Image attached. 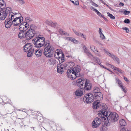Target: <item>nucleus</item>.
Returning <instances> with one entry per match:
<instances>
[{"instance_id":"473e14b6","label":"nucleus","mask_w":131,"mask_h":131,"mask_svg":"<svg viewBox=\"0 0 131 131\" xmlns=\"http://www.w3.org/2000/svg\"><path fill=\"white\" fill-rule=\"evenodd\" d=\"M116 83L118 84V85L120 86L122 85V83L121 81L118 79L116 78Z\"/></svg>"},{"instance_id":"aec40b11","label":"nucleus","mask_w":131,"mask_h":131,"mask_svg":"<svg viewBox=\"0 0 131 131\" xmlns=\"http://www.w3.org/2000/svg\"><path fill=\"white\" fill-rule=\"evenodd\" d=\"M83 90L80 89L77 90L75 92V95L78 96H81L83 95Z\"/></svg>"},{"instance_id":"a19ab883","label":"nucleus","mask_w":131,"mask_h":131,"mask_svg":"<svg viewBox=\"0 0 131 131\" xmlns=\"http://www.w3.org/2000/svg\"><path fill=\"white\" fill-rule=\"evenodd\" d=\"M70 41H71V42H73L74 43H78V41L73 38L71 37Z\"/></svg>"},{"instance_id":"a211bd4d","label":"nucleus","mask_w":131,"mask_h":131,"mask_svg":"<svg viewBox=\"0 0 131 131\" xmlns=\"http://www.w3.org/2000/svg\"><path fill=\"white\" fill-rule=\"evenodd\" d=\"M48 62L50 65H54L55 64H57L58 62L55 58H51L49 59Z\"/></svg>"},{"instance_id":"c756f323","label":"nucleus","mask_w":131,"mask_h":131,"mask_svg":"<svg viewBox=\"0 0 131 131\" xmlns=\"http://www.w3.org/2000/svg\"><path fill=\"white\" fill-rule=\"evenodd\" d=\"M100 90L99 88L97 87H95L94 88V89L93 90V92L94 94L95 93H97L100 92Z\"/></svg>"},{"instance_id":"680f3d73","label":"nucleus","mask_w":131,"mask_h":131,"mask_svg":"<svg viewBox=\"0 0 131 131\" xmlns=\"http://www.w3.org/2000/svg\"><path fill=\"white\" fill-rule=\"evenodd\" d=\"M61 55H60L59 56H58V57H56V54L54 55V57L57 59H58L59 58H61Z\"/></svg>"},{"instance_id":"603ef678","label":"nucleus","mask_w":131,"mask_h":131,"mask_svg":"<svg viewBox=\"0 0 131 131\" xmlns=\"http://www.w3.org/2000/svg\"><path fill=\"white\" fill-rule=\"evenodd\" d=\"M64 38L65 39H66L68 40H69V41L71 40V37H64Z\"/></svg>"},{"instance_id":"4c0bfd02","label":"nucleus","mask_w":131,"mask_h":131,"mask_svg":"<svg viewBox=\"0 0 131 131\" xmlns=\"http://www.w3.org/2000/svg\"><path fill=\"white\" fill-rule=\"evenodd\" d=\"M107 15L110 18L112 19H115V17L112 14L110 13L109 12H108L107 13Z\"/></svg>"},{"instance_id":"338daca9","label":"nucleus","mask_w":131,"mask_h":131,"mask_svg":"<svg viewBox=\"0 0 131 131\" xmlns=\"http://www.w3.org/2000/svg\"><path fill=\"white\" fill-rule=\"evenodd\" d=\"M127 27H124L122 28V29H123V30H125L126 31V30H127Z\"/></svg>"},{"instance_id":"412c9836","label":"nucleus","mask_w":131,"mask_h":131,"mask_svg":"<svg viewBox=\"0 0 131 131\" xmlns=\"http://www.w3.org/2000/svg\"><path fill=\"white\" fill-rule=\"evenodd\" d=\"M46 23L47 24H48L49 25L54 27L56 26L57 24V23L55 22H53L49 21H46Z\"/></svg>"},{"instance_id":"5fc2aeb1","label":"nucleus","mask_w":131,"mask_h":131,"mask_svg":"<svg viewBox=\"0 0 131 131\" xmlns=\"http://www.w3.org/2000/svg\"><path fill=\"white\" fill-rule=\"evenodd\" d=\"M120 131H130L128 130H126V129L125 128H123Z\"/></svg>"},{"instance_id":"9d476101","label":"nucleus","mask_w":131,"mask_h":131,"mask_svg":"<svg viewBox=\"0 0 131 131\" xmlns=\"http://www.w3.org/2000/svg\"><path fill=\"white\" fill-rule=\"evenodd\" d=\"M75 64L74 62H67L65 63H63L60 65L64 69H65L66 67H69L70 68H73V66Z\"/></svg>"},{"instance_id":"e433bc0d","label":"nucleus","mask_w":131,"mask_h":131,"mask_svg":"<svg viewBox=\"0 0 131 131\" xmlns=\"http://www.w3.org/2000/svg\"><path fill=\"white\" fill-rule=\"evenodd\" d=\"M119 87L121 88L122 90V91L124 93H126L127 92V90L125 89V88H125L124 86H123L122 85L119 86Z\"/></svg>"},{"instance_id":"bf43d9fd","label":"nucleus","mask_w":131,"mask_h":131,"mask_svg":"<svg viewBox=\"0 0 131 131\" xmlns=\"http://www.w3.org/2000/svg\"><path fill=\"white\" fill-rule=\"evenodd\" d=\"M99 16H100L101 15V14L100 13L99 11L97 10V12H95Z\"/></svg>"},{"instance_id":"ddd939ff","label":"nucleus","mask_w":131,"mask_h":131,"mask_svg":"<svg viewBox=\"0 0 131 131\" xmlns=\"http://www.w3.org/2000/svg\"><path fill=\"white\" fill-rule=\"evenodd\" d=\"M7 16L6 13L4 12L2 8H0V20H4Z\"/></svg>"},{"instance_id":"4d7b16f0","label":"nucleus","mask_w":131,"mask_h":131,"mask_svg":"<svg viewBox=\"0 0 131 131\" xmlns=\"http://www.w3.org/2000/svg\"><path fill=\"white\" fill-rule=\"evenodd\" d=\"M18 1L21 4H23L24 3V2L22 0H16Z\"/></svg>"},{"instance_id":"774afa93","label":"nucleus","mask_w":131,"mask_h":131,"mask_svg":"<svg viewBox=\"0 0 131 131\" xmlns=\"http://www.w3.org/2000/svg\"><path fill=\"white\" fill-rule=\"evenodd\" d=\"M119 69L116 67L115 68L114 70H117V71H118V70Z\"/></svg>"},{"instance_id":"69168bd1","label":"nucleus","mask_w":131,"mask_h":131,"mask_svg":"<svg viewBox=\"0 0 131 131\" xmlns=\"http://www.w3.org/2000/svg\"><path fill=\"white\" fill-rule=\"evenodd\" d=\"M73 31L74 33L77 35L78 32L75 30H73Z\"/></svg>"},{"instance_id":"4468645a","label":"nucleus","mask_w":131,"mask_h":131,"mask_svg":"<svg viewBox=\"0 0 131 131\" xmlns=\"http://www.w3.org/2000/svg\"><path fill=\"white\" fill-rule=\"evenodd\" d=\"M32 46L30 43H27L24 46L23 49L25 52H27L31 48Z\"/></svg>"},{"instance_id":"423d86ee","label":"nucleus","mask_w":131,"mask_h":131,"mask_svg":"<svg viewBox=\"0 0 131 131\" xmlns=\"http://www.w3.org/2000/svg\"><path fill=\"white\" fill-rule=\"evenodd\" d=\"M94 99V97L93 95L89 93L85 95L83 99V100L85 101L87 103H90L92 102Z\"/></svg>"},{"instance_id":"f03ea898","label":"nucleus","mask_w":131,"mask_h":131,"mask_svg":"<svg viewBox=\"0 0 131 131\" xmlns=\"http://www.w3.org/2000/svg\"><path fill=\"white\" fill-rule=\"evenodd\" d=\"M81 68L79 65L74 67L73 69L70 68L67 71V74L68 77L72 80L74 79L77 77L81 76L80 71Z\"/></svg>"},{"instance_id":"6e6d98bb","label":"nucleus","mask_w":131,"mask_h":131,"mask_svg":"<svg viewBox=\"0 0 131 131\" xmlns=\"http://www.w3.org/2000/svg\"><path fill=\"white\" fill-rule=\"evenodd\" d=\"M77 35L78 36H83V34H82L81 33L79 32H78Z\"/></svg>"},{"instance_id":"6ab92c4d","label":"nucleus","mask_w":131,"mask_h":131,"mask_svg":"<svg viewBox=\"0 0 131 131\" xmlns=\"http://www.w3.org/2000/svg\"><path fill=\"white\" fill-rule=\"evenodd\" d=\"M29 26H24L22 25H20L19 27V29L20 31H26L28 29Z\"/></svg>"},{"instance_id":"f8f14e48","label":"nucleus","mask_w":131,"mask_h":131,"mask_svg":"<svg viewBox=\"0 0 131 131\" xmlns=\"http://www.w3.org/2000/svg\"><path fill=\"white\" fill-rule=\"evenodd\" d=\"M94 95V99L96 100V101H100L102 100L103 95L101 93L98 92L97 93H95Z\"/></svg>"},{"instance_id":"c9c22d12","label":"nucleus","mask_w":131,"mask_h":131,"mask_svg":"<svg viewBox=\"0 0 131 131\" xmlns=\"http://www.w3.org/2000/svg\"><path fill=\"white\" fill-rule=\"evenodd\" d=\"M85 80H83L79 78L77 80L76 82L77 84V85H78L80 84L81 82H84Z\"/></svg>"},{"instance_id":"0e129e2a","label":"nucleus","mask_w":131,"mask_h":131,"mask_svg":"<svg viewBox=\"0 0 131 131\" xmlns=\"http://www.w3.org/2000/svg\"><path fill=\"white\" fill-rule=\"evenodd\" d=\"M92 5L96 7H97L98 6L95 3H94L93 2Z\"/></svg>"},{"instance_id":"de8ad7c7","label":"nucleus","mask_w":131,"mask_h":131,"mask_svg":"<svg viewBox=\"0 0 131 131\" xmlns=\"http://www.w3.org/2000/svg\"><path fill=\"white\" fill-rule=\"evenodd\" d=\"M130 13V12L129 11H127L126 10H124L123 13L125 15H128Z\"/></svg>"},{"instance_id":"37998d69","label":"nucleus","mask_w":131,"mask_h":131,"mask_svg":"<svg viewBox=\"0 0 131 131\" xmlns=\"http://www.w3.org/2000/svg\"><path fill=\"white\" fill-rule=\"evenodd\" d=\"M20 25H22L23 26H29V27L28 23L25 22H23L21 23Z\"/></svg>"},{"instance_id":"ea45409f","label":"nucleus","mask_w":131,"mask_h":131,"mask_svg":"<svg viewBox=\"0 0 131 131\" xmlns=\"http://www.w3.org/2000/svg\"><path fill=\"white\" fill-rule=\"evenodd\" d=\"M30 28L29 29H31L32 30H35L36 28V27L34 25H30Z\"/></svg>"},{"instance_id":"a18cd8bd","label":"nucleus","mask_w":131,"mask_h":131,"mask_svg":"<svg viewBox=\"0 0 131 131\" xmlns=\"http://www.w3.org/2000/svg\"><path fill=\"white\" fill-rule=\"evenodd\" d=\"M90 48L91 50L93 52H94V51H95V50H96V49H97L96 48L95 46L92 45L91 46Z\"/></svg>"},{"instance_id":"8fccbe9b","label":"nucleus","mask_w":131,"mask_h":131,"mask_svg":"<svg viewBox=\"0 0 131 131\" xmlns=\"http://www.w3.org/2000/svg\"><path fill=\"white\" fill-rule=\"evenodd\" d=\"M86 54H87L88 56L89 57H90V56H92L93 58L94 57L93 55H92L91 53L90 52H89V51L88 52H87L86 53Z\"/></svg>"},{"instance_id":"c85d7f7f","label":"nucleus","mask_w":131,"mask_h":131,"mask_svg":"<svg viewBox=\"0 0 131 131\" xmlns=\"http://www.w3.org/2000/svg\"><path fill=\"white\" fill-rule=\"evenodd\" d=\"M57 60L59 61V64H61L64 61V55L62 56L61 58H59L57 59Z\"/></svg>"},{"instance_id":"09e8293b","label":"nucleus","mask_w":131,"mask_h":131,"mask_svg":"<svg viewBox=\"0 0 131 131\" xmlns=\"http://www.w3.org/2000/svg\"><path fill=\"white\" fill-rule=\"evenodd\" d=\"M124 22L126 24H129L130 23V21L129 19H125L124 21Z\"/></svg>"},{"instance_id":"2f4dec72","label":"nucleus","mask_w":131,"mask_h":131,"mask_svg":"<svg viewBox=\"0 0 131 131\" xmlns=\"http://www.w3.org/2000/svg\"><path fill=\"white\" fill-rule=\"evenodd\" d=\"M108 128L105 126L101 127L100 128V131H108Z\"/></svg>"},{"instance_id":"393cba45","label":"nucleus","mask_w":131,"mask_h":131,"mask_svg":"<svg viewBox=\"0 0 131 131\" xmlns=\"http://www.w3.org/2000/svg\"><path fill=\"white\" fill-rule=\"evenodd\" d=\"M119 124L122 126H125L126 125V123L124 119H121L119 121Z\"/></svg>"},{"instance_id":"f704fd0d","label":"nucleus","mask_w":131,"mask_h":131,"mask_svg":"<svg viewBox=\"0 0 131 131\" xmlns=\"http://www.w3.org/2000/svg\"><path fill=\"white\" fill-rule=\"evenodd\" d=\"M93 52L97 56L100 57H101L100 53L97 50V49H96L95 51H94Z\"/></svg>"},{"instance_id":"49530a36","label":"nucleus","mask_w":131,"mask_h":131,"mask_svg":"<svg viewBox=\"0 0 131 131\" xmlns=\"http://www.w3.org/2000/svg\"><path fill=\"white\" fill-rule=\"evenodd\" d=\"M100 37L102 39H106V38L104 36V35L102 33L100 34Z\"/></svg>"},{"instance_id":"7ed1b4c3","label":"nucleus","mask_w":131,"mask_h":131,"mask_svg":"<svg viewBox=\"0 0 131 131\" xmlns=\"http://www.w3.org/2000/svg\"><path fill=\"white\" fill-rule=\"evenodd\" d=\"M93 109H97L99 108L101 110L98 111V115L99 117H101L103 116H105L103 113H105V110H107V107L105 104H101L100 102L99 101H94L93 104Z\"/></svg>"},{"instance_id":"6e6552de","label":"nucleus","mask_w":131,"mask_h":131,"mask_svg":"<svg viewBox=\"0 0 131 131\" xmlns=\"http://www.w3.org/2000/svg\"><path fill=\"white\" fill-rule=\"evenodd\" d=\"M101 123V119L97 117L95 118L92 124V127L93 128H96L99 126Z\"/></svg>"},{"instance_id":"4be33fe9","label":"nucleus","mask_w":131,"mask_h":131,"mask_svg":"<svg viewBox=\"0 0 131 131\" xmlns=\"http://www.w3.org/2000/svg\"><path fill=\"white\" fill-rule=\"evenodd\" d=\"M34 52V48L32 47L31 48L30 50L28 51V53L27 54V57H31L32 55V54Z\"/></svg>"},{"instance_id":"2eb2a0df","label":"nucleus","mask_w":131,"mask_h":131,"mask_svg":"<svg viewBox=\"0 0 131 131\" xmlns=\"http://www.w3.org/2000/svg\"><path fill=\"white\" fill-rule=\"evenodd\" d=\"M12 24V22L8 19L6 20L5 22V24L6 28H9L10 27Z\"/></svg>"},{"instance_id":"7c9ffc66","label":"nucleus","mask_w":131,"mask_h":131,"mask_svg":"<svg viewBox=\"0 0 131 131\" xmlns=\"http://www.w3.org/2000/svg\"><path fill=\"white\" fill-rule=\"evenodd\" d=\"M8 17L9 18L8 19L10 20H11L12 22L13 21V20H12L13 19H15V16L14 15H11L10 16V14L9 15Z\"/></svg>"},{"instance_id":"20e7f679","label":"nucleus","mask_w":131,"mask_h":131,"mask_svg":"<svg viewBox=\"0 0 131 131\" xmlns=\"http://www.w3.org/2000/svg\"><path fill=\"white\" fill-rule=\"evenodd\" d=\"M105 112L103 113V114H104L105 116H102V117L100 118H102L103 119H105L106 117L107 119L110 121V122H114L117 121L119 119V116L115 112H112L111 113L108 117V112L107 111V109L105 110Z\"/></svg>"},{"instance_id":"dca6fc26","label":"nucleus","mask_w":131,"mask_h":131,"mask_svg":"<svg viewBox=\"0 0 131 131\" xmlns=\"http://www.w3.org/2000/svg\"><path fill=\"white\" fill-rule=\"evenodd\" d=\"M57 72L61 74L64 71V69L62 68L60 64L57 65Z\"/></svg>"},{"instance_id":"bb28decb","label":"nucleus","mask_w":131,"mask_h":131,"mask_svg":"<svg viewBox=\"0 0 131 131\" xmlns=\"http://www.w3.org/2000/svg\"><path fill=\"white\" fill-rule=\"evenodd\" d=\"M92 60L98 64L101 63L100 59L98 57H93Z\"/></svg>"},{"instance_id":"864d4df0","label":"nucleus","mask_w":131,"mask_h":131,"mask_svg":"<svg viewBox=\"0 0 131 131\" xmlns=\"http://www.w3.org/2000/svg\"><path fill=\"white\" fill-rule=\"evenodd\" d=\"M73 4L77 5H78L79 4V3L78 2V0H75V1L74 2V3Z\"/></svg>"},{"instance_id":"13d9d810","label":"nucleus","mask_w":131,"mask_h":131,"mask_svg":"<svg viewBox=\"0 0 131 131\" xmlns=\"http://www.w3.org/2000/svg\"><path fill=\"white\" fill-rule=\"evenodd\" d=\"M118 71L122 74H124V72L123 71H122L121 69H119L118 70Z\"/></svg>"},{"instance_id":"a878e982","label":"nucleus","mask_w":131,"mask_h":131,"mask_svg":"<svg viewBox=\"0 0 131 131\" xmlns=\"http://www.w3.org/2000/svg\"><path fill=\"white\" fill-rule=\"evenodd\" d=\"M2 9H3L4 12H5L6 14L7 15V14L9 13L10 12V8L9 7H7L6 8H3Z\"/></svg>"},{"instance_id":"3c124183","label":"nucleus","mask_w":131,"mask_h":131,"mask_svg":"<svg viewBox=\"0 0 131 131\" xmlns=\"http://www.w3.org/2000/svg\"><path fill=\"white\" fill-rule=\"evenodd\" d=\"M90 8L91 10L94 11L95 12L97 11V9L94 8L93 6H91L90 7Z\"/></svg>"},{"instance_id":"5701e85b","label":"nucleus","mask_w":131,"mask_h":131,"mask_svg":"<svg viewBox=\"0 0 131 131\" xmlns=\"http://www.w3.org/2000/svg\"><path fill=\"white\" fill-rule=\"evenodd\" d=\"M59 33L62 35L67 36H69V34L68 33L63 31L62 29H59Z\"/></svg>"},{"instance_id":"79ce46f5","label":"nucleus","mask_w":131,"mask_h":131,"mask_svg":"<svg viewBox=\"0 0 131 131\" xmlns=\"http://www.w3.org/2000/svg\"><path fill=\"white\" fill-rule=\"evenodd\" d=\"M54 54H56V55H57L58 56H59L60 55H61L62 56L64 55V54L62 52H61L60 53L59 52H58V51L55 53Z\"/></svg>"},{"instance_id":"cd10ccee","label":"nucleus","mask_w":131,"mask_h":131,"mask_svg":"<svg viewBox=\"0 0 131 131\" xmlns=\"http://www.w3.org/2000/svg\"><path fill=\"white\" fill-rule=\"evenodd\" d=\"M101 119H102L103 120H104V124L105 126H107L110 125V122L108 120V119L106 120V119L107 118L106 117L105 119H103L102 118H101Z\"/></svg>"},{"instance_id":"9b49d317","label":"nucleus","mask_w":131,"mask_h":131,"mask_svg":"<svg viewBox=\"0 0 131 131\" xmlns=\"http://www.w3.org/2000/svg\"><path fill=\"white\" fill-rule=\"evenodd\" d=\"M105 51L106 53L108 55L109 57H111L114 60L116 61L118 64L119 63V60L118 58L115 57L113 54L111 53L106 50H105Z\"/></svg>"},{"instance_id":"f257e3e1","label":"nucleus","mask_w":131,"mask_h":131,"mask_svg":"<svg viewBox=\"0 0 131 131\" xmlns=\"http://www.w3.org/2000/svg\"><path fill=\"white\" fill-rule=\"evenodd\" d=\"M32 42L36 47L40 48L42 46L45 47L43 54L47 57H52L55 50L54 47L50 44V41L47 40L45 41L44 37H36L32 40Z\"/></svg>"},{"instance_id":"c03bdc74","label":"nucleus","mask_w":131,"mask_h":131,"mask_svg":"<svg viewBox=\"0 0 131 131\" xmlns=\"http://www.w3.org/2000/svg\"><path fill=\"white\" fill-rule=\"evenodd\" d=\"M25 21L26 22H29L32 21V19L29 17H26L25 19Z\"/></svg>"},{"instance_id":"72a5a7b5","label":"nucleus","mask_w":131,"mask_h":131,"mask_svg":"<svg viewBox=\"0 0 131 131\" xmlns=\"http://www.w3.org/2000/svg\"><path fill=\"white\" fill-rule=\"evenodd\" d=\"M84 82H81L80 83V84L78 85L80 87V88L82 90L84 89V88H83L84 87Z\"/></svg>"},{"instance_id":"052dcab7","label":"nucleus","mask_w":131,"mask_h":131,"mask_svg":"<svg viewBox=\"0 0 131 131\" xmlns=\"http://www.w3.org/2000/svg\"><path fill=\"white\" fill-rule=\"evenodd\" d=\"M99 31L100 34L102 33V29L101 28H99Z\"/></svg>"},{"instance_id":"b1692460","label":"nucleus","mask_w":131,"mask_h":131,"mask_svg":"<svg viewBox=\"0 0 131 131\" xmlns=\"http://www.w3.org/2000/svg\"><path fill=\"white\" fill-rule=\"evenodd\" d=\"M35 53L37 57H39L41 56L42 54V51L39 49L35 51Z\"/></svg>"},{"instance_id":"1a4fd4ad","label":"nucleus","mask_w":131,"mask_h":131,"mask_svg":"<svg viewBox=\"0 0 131 131\" xmlns=\"http://www.w3.org/2000/svg\"><path fill=\"white\" fill-rule=\"evenodd\" d=\"M92 87L91 83L90 82L89 80L87 79H85L84 85L85 90L88 91L90 90Z\"/></svg>"},{"instance_id":"f3484780","label":"nucleus","mask_w":131,"mask_h":131,"mask_svg":"<svg viewBox=\"0 0 131 131\" xmlns=\"http://www.w3.org/2000/svg\"><path fill=\"white\" fill-rule=\"evenodd\" d=\"M25 31H20L19 32L18 37L20 39H22L24 38H26V32H24Z\"/></svg>"},{"instance_id":"58836bf2","label":"nucleus","mask_w":131,"mask_h":131,"mask_svg":"<svg viewBox=\"0 0 131 131\" xmlns=\"http://www.w3.org/2000/svg\"><path fill=\"white\" fill-rule=\"evenodd\" d=\"M83 48L84 51V52L85 53H86L89 51L87 49L86 46L85 45L83 46Z\"/></svg>"},{"instance_id":"e2e57ef3","label":"nucleus","mask_w":131,"mask_h":131,"mask_svg":"<svg viewBox=\"0 0 131 131\" xmlns=\"http://www.w3.org/2000/svg\"><path fill=\"white\" fill-rule=\"evenodd\" d=\"M124 79L126 81V82H128L129 81L128 79L126 77H124Z\"/></svg>"},{"instance_id":"39448f33","label":"nucleus","mask_w":131,"mask_h":131,"mask_svg":"<svg viewBox=\"0 0 131 131\" xmlns=\"http://www.w3.org/2000/svg\"><path fill=\"white\" fill-rule=\"evenodd\" d=\"M26 39L29 40L31 39L34 36H37V33L35 31V30L31 29H28L26 32Z\"/></svg>"},{"instance_id":"0eeeda50","label":"nucleus","mask_w":131,"mask_h":131,"mask_svg":"<svg viewBox=\"0 0 131 131\" xmlns=\"http://www.w3.org/2000/svg\"><path fill=\"white\" fill-rule=\"evenodd\" d=\"M23 17L22 16L15 18V19L13 20L12 24L14 26H18L23 21Z\"/></svg>"}]
</instances>
